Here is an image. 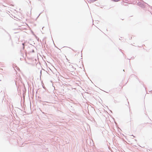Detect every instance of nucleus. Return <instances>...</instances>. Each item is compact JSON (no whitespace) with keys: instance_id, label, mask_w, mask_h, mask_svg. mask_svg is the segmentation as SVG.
Returning <instances> with one entry per match:
<instances>
[{"instance_id":"nucleus-2","label":"nucleus","mask_w":152,"mask_h":152,"mask_svg":"<svg viewBox=\"0 0 152 152\" xmlns=\"http://www.w3.org/2000/svg\"><path fill=\"white\" fill-rule=\"evenodd\" d=\"M114 1H120V0H113Z\"/></svg>"},{"instance_id":"nucleus-1","label":"nucleus","mask_w":152,"mask_h":152,"mask_svg":"<svg viewBox=\"0 0 152 152\" xmlns=\"http://www.w3.org/2000/svg\"><path fill=\"white\" fill-rule=\"evenodd\" d=\"M33 63H32L31 64L33 65H34L36 64L37 60L36 59H33Z\"/></svg>"}]
</instances>
